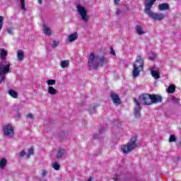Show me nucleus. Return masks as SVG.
<instances>
[{
	"label": "nucleus",
	"mask_w": 181,
	"mask_h": 181,
	"mask_svg": "<svg viewBox=\"0 0 181 181\" xmlns=\"http://www.w3.org/2000/svg\"><path fill=\"white\" fill-rule=\"evenodd\" d=\"M144 58L142 56H137L134 63L133 64L132 76L135 78L138 77L141 71H144Z\"/></svg>",
	"instance_id": "1"
},
{
	"label": "nucleus",
	"mask_w": 181,
	"mask_h": 181,
	"mask_svg": "<svg viewBox=\"0 0 181 181\" xmlns=\"http://www.w3.org/2000/svg\"><path fill=\"white\" fill-rule=\"evenodd\" d=\"M145 10L144 12L148 15L149 18H151V19H153V21H163L165 19V14L160 13H155L152 11H151L153 6H149V4H144Z\"/></svg>",
	"instance_id": "2"
},
{
	"label": "nucleus",
	"mask_w": 181,
	"mask_h": 181,
	"mask_svg": "<svg viewBox=\"0 0 181 181\" xmlns=\"http://www.w3.org/2000/svg\"><path fill=\"white\" fill-rule=\"evenodd\" d=\"M136 146V137L133 136L131 138L130 141L127 143V145L122 146V151L124 153H129V152L134 151Z\"/></svg>",
	"instance_id": "3"
},
{
	"label": "nucleus",
	"mask_w": 181,
	"mask_h": 181,
	"mask_svg": "<svg viewBox=\"0 0 181 181\" xmlns=\"http://www.w3.org/2000/svg\"><path fill=\"white\" fill-rule=\"evenodd\" d=\"M76 8L78 13L81 17L82 21H84V22H88V17H87V10L86 8L80 4H78L76 6Z\"/></svg>",
	"instance_id": "4"
},
{
	"label": "nucleus",
	"mask_w": 181,
	"mask_h": 181,
	"mask_svg": "<svg viewBox=\"0 0 181 181\" xmlns=\"http://www.w3.org/2000/svg\"><path fill=\"white\" fill-rule=\"evenodd\" d=\"M88 64L89 67H92L94 69H98V64H100V63H98L97 62V59H95V54L90 53L88 61Z\"/></svg>",
	"instance_id": "5"
},
{
	"label": "nucleus",
	"mask_w": 181,
	"mask_h": 181,
	"mask_svg": "<svg viewBox=\"0 0 181 181\" xmlns=\"http://www.w3.org/2000/svg\"><path fill=\"white\" fill-rule=\"evenodd\" d=\"M139 100L144 105H151V94L149 93H142L139 95Z\"/></svg>",
	"instance_id": "6"
},
{
	"label": "nucleus",
	"mask_w": 181,
	"mask_h": 181,
	"mask_svg": "<svg viewBox=\"0 0 181 181\" xmlns=\"http://www.w3.org/2000/svg\"><path fill=\"white\" fill-rule=\"evenodd\" d=\"M134 104H135V107H134V116L136 118H141V110H142V107H141V104L136 100V98H134Z\"/></svg>",
	"instance_id": "7"
},
{
	"label": "nucleus",
	"mask_w": 181,
	"mask_h": 181,
	"mask_svg": "<svg viewBox=\"0 0 181 181\" xmlns=\"http://www.w3.org/2000/svg\"><path fill=\"white\" fill-rule=\"evenodd\" d=\"M10 69L11 64L4 65L2 62H0V76H1V74H4V76L5 74H8V73H9Z\"/></svg>",
	"instance_id": "8"
},
{
	"label": "nucleus",
	"mask_w": 181,
	"mask_h": 181,
	"mask_svg": "<svg viewBox=\"0 0 181 181\" xmlns=\"http://www.w3.org/2000/svg\"><path fill=\"white\" fill-rule=\"evenodd\" d=\"M110 100L115 105H121V99L119 98V95H118V94L112 92L110 93Z\"/></svg>",
	"instance_id": "9"
},
{
	"label": "nucleus",
	"mask_w": 181,
	"mask_h": 181,
	"mask_svg": "<svg viewBox=\"0 0 181 181\" xmlns=\"http://www.w3.org/2000/svg\"><path fill=\"white\" fill-rule=\"evenodd\" d=\"M151 105L160 103L162 101V96L155 94L151 95Z\"/></svg>",
	"instance_id": "10"
},
{
	"label": "nucleus",
	"mask_w": 181,
	"mask_h": 181,
	"mask_svg": "<svg viewBox=\"0 0 181 181\" xmlns=\"http://www.w3.org/2000/svg\"><path fill=\"white\" fill-rule=\"evenodd\" d=\"M11 134H13V127L11 124H7L4 127V135L8 136Z\"/></svg>",
	"instance_id": "11"
},
{
	"label": "nucleus",
	"mask_w": 181,
	"mask_h": 181,
	"mask_svg": "<svg viewBox=\"0 0 181 181\" xmlns=\"http://www.w3.org/2000/svg\"><path fill=\"white\" fill-rule=\"evenodd\" d=\"M77 39H78V34H77V33H74L69 36L67 42L71 43L72 42H74V40H77Z\"/></svg>",
	"instance_id": "12"
},
{
	"label": "nucleus",
	"mask_w": 181,
	"mask_h": 181,
	"mask_svg": "<svg viewBox=\"0 0 181 181\" xmlns=\"http://www.w3.org/2000/svg\"><path fill=\"white\" fill-rule=\"evenodd\" d=\"M159 11H168L169 9V4L166 3H163L158 5Z\"/></svg>",
	"instance_id": "13"
},
{
	"label": "nucleus",
	"mask_w": 181,
	"mask_h": 181,
	"mask_svg": "<svg viewBox=\"0 0 181 181\" xmlns=\"http://www.w3.org/2000/svg\"><path fill=\"white\" fill-rule=\"evenodd\" d=\"M43 33L47 36H50L52 35V30H50V28L47 27L46 25H43Z\"/></svg>",
	"instance_id": "14"
},
{
	"label": "nucleus",
	"mask_w": 181,
	"mask_h": 181,
	"mask_svg": "<svg viewBox=\"0 0 181 181\" xmlns=\"http://www.w3.org/2000/svg\"><path fill=\"white\" fill-rule=\"evenodd\" d=\"M17 57L19 60V62H22L25 57V54H23V51L22 49H19L17 52Z\"/></svg>",
	"instance_id": "15"
},
{
	"label": "nucleus",
	"mask_w": 181,
	"mask_h": 181,
	"mask_svg": "<svg viewBox=\"0 0 181 181\" xmlns=\"http://www.w3.org/2000/svg\"><path fill=\"white\" fill-rule=\"evenodd\" d=\"M69 64H70V61L66 59L61 62L60 66L62 67V69H67Z\"/></svg>",
	"instance_id": "16"
},
{
	"label": "nucleus",
	"mask_w": 181,
	"mask_h": 181,
	"mask_svg": "<svg viewBox=\"0 0 181 181\" xmlns=\"http://www.w3.org/2000/svg\"><path fill=\"white\" fill-rule=\"evenodd\" d=\"M167 91L169 94H173V93L176 91V86H175V85L173 84L170 85L168 88L167 89Z\"/></svg>",
	"instance_id": "17"
},
{
	"label": "nucleus",
	"mask_w": 181,
	"mask_h": 181,
	"mask_svg": "<svg viewBox=\"0 0 181 181\" xmlns=\"http://www.w3.org/2000/svg\"><path fill=\"white\" fill-rule=\"evenodd\" d=\"M48 93L51 94V95H56V94H57V90H56V89L54 88L53 86H49L48 87Z\"/></svg>",
	"instance_id": "18"
},
{
	"label": "nucleus",
	"mask_w": 181,
	"mask_h": 181,
	"mask_svg": "<svg viewBox=\"0 0 181 181\" xmlns=\"http://www.w3.org/2000/svg\"><path fill=\"white\" fill-rule=\"evenodd\" d=\"M107 63H108V61H107V58L104 57H99V64H100V66H105Z\"/></svg>",
	"instance_id": "19"
},
{
	"label": "nucleus",
	"mask_w": 181,
	"mask_h": 181,
	"mask_svg": "<svg viewBox=\"0 0 181 181\" xmlns=\"http://www.w3.org/2000/svg\"><path fill=\"white\" fill-rule=\"evenodd\" d=\"M8 56V52L5 49H1L0 50V57L3 60L5 59V58Z\"/></svg>",
	"instance_id": "20"
},
{
	"label": "nucleus",
	"mask_w": 181,
	"mask_h": 181,
	"mask_svg": "<svg viewBox=\"0 0 181 181\" xmlns=\"http://www.w3.org/2000/svg\"><path fill=\"white\" fill-rule=\"evenodd\" d=\"M151 76L156 79L160 78V76L159 75V71H156V70L151 71Z\"/></svg>",
	"instance_id": "21"
},
{
	"label": "nucleus",
	"mask_w": 181,
	"mask_h": 181,
	"mask_svg": "<svg viewBox=\"0 0 181 181\" xmlns=\"http://www.w3.org/2000/svg\"><path fill=\"white\" fill-rule=\"evenodd\" d=\"M6 163H8V160L6 158H1L0 160V168L4 169L6 166Z\"/></svg>",
	"instance_id": "22"
},
{
	"label": "nucleus",
	"mask_w": 181,
	"mask_h": 181,
	"mask_svg": "<svg viewBox=\"0 0 181 181\" xmlns=\"http://www.w3.org/2000/svg\"><path fill=\"white\" fill-rule=\"evenodd\" d=\"M8 94L9 95H11V97H12L13 98H18V93H16V91H15L14 90L11 89L8 91Z\"/></svg>",
	"instance_id": "23"
},
{
	"label": "nucleus",
	"mask_w": 181,
	"mask_h": 181,
	"mask_svg": "<svg viewBox=\"0 0 181 181\" xmlns=\"http://www.w3.org/2000/svg\"><path fill=\"white\" fill-rule=\"evenodd\" d=\"M63 155H64V149L61 148L58 151L57 153V159H60V158H62Z\"/></svg>",
	"instance_id": "24"
},
{
	"label": "nucleus",
	"mask_w": 181,
	"mask_h": 181,
	"mask_svg": "<svg viewBox=\"0 0 181 181\" xmlns=\"http://www.w3.org/2000/svg\"><path fill=\"white\" fill-rule=\"evenodd\" d=\"M136 29L138 35H144V30H142V27H141V25H136Z\"/></svg>",
	"instance_id": "25"
},
{
	"label": "nucleus",
	"mask_w": 181,
	"mask_h": 181,
	"mask_svg": "<svg viewBox=\"0 0 181 181\" xmlns=\"http://www.w3.org/2000/svg\"><path fill=\"white\" fill-rule=\"evenodd\" d=\"M155 2H156V0H145L144 4H148L149 6H153Z\"/></svg>",
	"instance_id": "26"
},
{
	"label": "nucleus",
	"mask_w": 181,
	"mask_h": 181,
	"mask_svg": "<svg viewBox=\"0 0 181 181\" xmlns=\"http://www.w3.org/2000/svg\"><path fill=\"white\" fill-rule=\"evenodd\" d=\"M5 18L2 16H0V31L2 30V28L4 27V21Z\"/></svg>",
	"instance_id": "27"
},
{
	"label": "nucleus",
	"mask_w": 181,
	"mask_h": 181,
	"mask_svg": "<svg viewBox=\"0 0 181 181\" xmlns=\"http://www.w3.org/2000/svg\"><path fill=\"white\" fill-rule=\"evenodd\" d=\"M52 168L54 169V170H60V165L57 163H54L52 164Z\"/></svg>",
	"instance_id": "28"
},
{
	"label": "nucleus",
	"mask_w": 181,
	"mask_h": 181,
	"mask_svg": "<svg viewBox=\"0 0 181 181\" xmlns=\"http://www.w3.org/2000/svg\"><path fill=\"white\" fill-rule=\"evenodd\" d=\"M48 86H54L56 84V80L50 79L47 81Z\"/></svg>",
	"instance_id": "29"
},
{
	"label": "nucleus",
	"mask_w": 181,
	"mask_h": 181,
	"mask_svg": "<svg viewBox=\"0 0 181 181\" xmlns=\"http://www.w3.org/2000/svg\"><path fill=\"white\" fill-rule=\"evenodd\" d=\"M34 150H33V148H30L29 150H28V153L27 154V158H30V156H32V155H33V153H34Z\"/></svg>",
	"instance_id": "30"
},
{
	"label": "nucleus",
	"mask_w": 181,
	"mask_h": 181,
	"mask_svg": "<svg viewBox=\"0 0 181 181\" xmlns=\"http://www.w3.org/2000/svg\"><path fill=\"white\" fill-rule=\"evenodd\" d=\"M21 8L23 11H26V8H25V0H20Z\"/></svg>",
	"instance_id": "31"
},
{
	"label": "nucleus",
	"mask_w": 181,
	"mask_h": 181,
	"mask_svg": "<svg viewBox=\"0 0 181 181\" xmlns=\"http://www.w3.org/2000/svg\"><path fill=\"white\" fill-rule=\"evenodd\" d=\"M171 101H173V103H175V104H179V102L180 101V99L175 98V96L171 97Z\"/></svg>",
	"instance_id": "32"
},
{
	"label": "nucleus",
	"mask_w": 181,
	"mask_h": 181,
	"mask_svg": "<svg viewBox=\"0 0 181 181\" xmlns=\"http://www.w3.org/2000/svg\"><path fill=\"white\" fill-rule=\"evenodd\" d=\"M175 141H176V136H175V134L170 135L169 138V142H175Z\"/></svg>",
	"instance_id": "33"
},
{
	"label": "nucleus",
	"mask_w": 181,
	"mask_h": 181,
	"mask_svg": "<svg viewBox=\"0 0 181 181\" xmlns=\"http://www.w3.org/2000/svg\"><path fill=\"white\" fill-rule=\"evenodd\" d=\"M59 46V42L57 40L53 41L52 49H56Z\"/></svg>",
	"instance_id": "34"
},
{
	"label": "nucleus",
	"mask_w": 181,
	"mask_h": 181,
	"mask_svg": "<svg viewBox=\"0 0 181 181\" xmlns=\"http://www.w3.org/2000/svg\"><path fill=\"white\" fill-rule=\"evenodd\" d=\"M97 107H98V105H94L93 107L89 109V112H94V111H95V110L97 109Z\"/></svg>",
	"instance_id": "35"
},
{
	"label": "nucleus",
	"mask_w": 181,
	"mask_h": 181,
	"mask_svg": "<svg viewBox=\"0 0 181 181\" xmlns=\"http://www.w3.org/2000/svg\"><path fill=\"white\" fill-rule=\"evenodd\" d=\"M26 117H27V118H30V119H35V117H33V115H32V113H28V114L26 115Z\"/></svg>",
	"instance_id": "36"
},
{
	"label": "nucleus",
	"mask_w": 181,
	"mask_h": 181,
	"mask_svg": "<svg viewBox=\"0 0 181 181\" xmlns=\"http://www.w3.org/2000/svg\"><path fill=\"white\" fill-rule=\"evenodd\" d=\"M47 175V171L46 170H42V177H46Z\"/></svg>",
	"instance_id": "37"
},
{
	"label": "nucleus",
	"mask_w": 181,
	"mask_h": 181,
	"mask_svg": "<svg viewBox=\"0 0 181 181\" xmlns=\"http://www.w3.org/2000/svg\"><path fill=\"white\" fill-rule=\"evenodd\" d=\"M7 32L8 35H13V28H8Z\"/></svg>",
	"instance_id": "38"
},
{
	"label": "nucleus",
	"mask_w": 181,
	"mask_h": 181,
	"mask_svg": "<svg viewBox=\"0 0 181 181\" xmlns=\"http://www.w3.org/2000/svg\"><path fill=\"white\" fill-rule=\"evenodd\" d=\"M25 155H26V153H25V151H22L20 153V158H23V156H25Z\"/></svg>",
	"instance_id": "39"
},
{
	"label": "nucleus",
	"mask_w": 181,
	"mask_h": 181,
	"mask_svg": "<svg viewBox=\"0 0 181 181\" xmlns=\"http://www.w3.org/2000/svg\"><path fill=\"white\" fill-rule=\"evenodd\" d=\"M156 59V55H153L151 57H149V60H151L152 62H153V60H155Z\"/></svg>",
	"instance_id": "40"
},
{
	"label": "nucleus",
	"mask_w": 181,
	"mask_h": 181,
	"mask_svg": "<svg viewBox=\"0 0 181 181\" xmlns=\"http://www.w3.org/2000/svg\"><path fill=\"white\" fill-rule=\"evenodd\" d=\"M110 54H112V56H115V51H114L112 47L110 48Z\"/></svg>",
	"instance_id": "41"
},
{
	"label": "nucleus",
	"mask_w": 181,
	"mask_h": 181,
	"mask_svg": "<svg viewBox=\"0 0 181 181\" xmlns=\"http://www.w3.org/2000/svg\"><path fill=\"white\" fill-rule=\"evenodd\" d=\"M116 13L117 15H119L121 13V11L119 8H117Z\"/></svg>",
	"instance_id": "42"
},
{
	"label": "nucleus",
	"mask_w": 181,
	"mask_h": 181,
	"mask_svg": "<svg viewBox=\"0 0 181 181\" xmlns=\"http://www.w3.org/2000/svg\"><path fill=\"white\" fill-rule=\"evenodd\" d=\"M16 117H17V118H21V113H20V112H18V113L16 115Z\"/></svg>",
	"instance_id": "43"
},
{
	"label": "nucleus",
	"mask_w": 181,
	"mask_h": 181,
	"mask_svg": "<svg viewBox=\"0 0 181 181\" xmlns=\"http://www.w3.org/2000/svg\"><path fill=\"white\" fill-rule=\"evenodd\" d=\"M103 131H105V129H100V130H99V134H103Z\"/></svg>",
	"instance_id": "44"
},
{
	"label": "nucleus",
	"mask_w": 181,
	"mask_h": 181,
	"mask_svg": "<svg viewBox=\"0 0 181 181\" xmlns=\"http://www.w3.org/2000/svg\"><path fill=\"white\" fill-rule=\"evenodd\" d=\"M5 78H6L5 75H3L1 76V81H5Z\"/></svg>",
	"instance_id": "45"
},
{
	"label": "nucleus",
	"mask_w": 181,
	"mask_h": 181,
	"mask_svg": "<svg viewBox=\"0 0 181 181\" xmlns=\"http://www.w3.org/2000/svg\"><path fill=\"white\" fill-rule=\"evenodd\" d=\"M94 139H97L98 138V134H96L93 136Z\"/></svg>",
	"instance_id": "46"
},
{
	"label": "nucleus",
	"mask_w": 181,
	"mask_h": 181,
	"mask_svg": "<svg viewBox=\"0 0 181 181\" xmlns=\"http://www.w3.org/2000/svg\"><path fill=\"white\" fill-rule=\"evenodd\" d=\"M38 3L40 5H42V4H43V0H38Z\"/></svg>",
	"instance_id": "47"
},
{
	"label": "nucleus",
	"mask_w": 181,
	"mask_h": 181,
	"mask_svg": "<svg viewBox=\"0 0 181 181\" xmlns=\"http://www.w3.org/2000/svg\"><path fill=\"white\" fill-rule=\"evenodd\" d=\"M121 0H114L115 4H118Z\"/></svg>",
	"instance_id": "48"
}]
</instances>
